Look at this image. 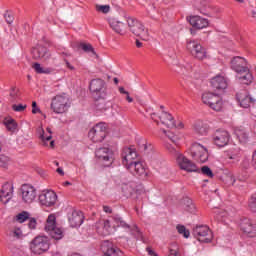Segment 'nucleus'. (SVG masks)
Listing matches in <instances>:
<instances>
[{"label":"nucleus","mask_w":256,"mask_h":256,"mask_svg":"<svg viewBox=\"0 0 256 256\" xmlns=\"http://www.w3.org/2000/svg\"><path fill=\"white\" fill-rule=\"evenodd\" d=\"M211 87L219 93L204 92L202 93L201 100L204 105H207L212 111L221 112L225 109V101L223 95H225V75L218 74L214 76L211 81Z\"/></svg>","instance_id":"nucleus-1"},{"label":"nucleus","mask_w":256,"mask_h":256,"mask_svg":"<svg viewBox=\"0 0 256 256\" xmlns=\"http://www.w3.org/2000/svg\"><path fill=\"white\" fill-rule=\"evenodd\" d=\"M89 90L97 99H107V82L101 78L92 79L89 83Z\"/></svg>","instance_id":"nucleus-6"},{"label":"nucleus","mask_w":256,"mask_h":256,"mask_svg":"<svg viewBox=\"0 0 256 256\" xmlns=\"http://www.w3.org/2000/svg\"><path fill=\"white\" fill-rule=\"evenodd\" d=\"M164 135H167L168 139H170V141H172V143H175V145H177L179 143V138L171 133V132H167L166 130H162Z\"/></svg>","instance_id":"nucleus-45"},{"label":"nucleus","mask_w":256,"mask_h":256,"mask_svg":"<svg viewBox=\"0 0 256 256\" xmlns=\"http://www.w3.org/2000/svg\"><path fill=\"white\" fill-rule=\"evenodd\" d=\"M31 217V214L27 211H22L18 215H16L15 219L18 223H25Z\"/></svg>","instance_id":"nucleus-36"},{"label":"nucleus","mask_w":256,"mask_h":256,"mask_svg":"<svg viewBox=\"0 0 256 256\" xmlns=\"http://www.w3.org/2000/svg\"><path fill=\"white\" fill-rule=\"evenodd\" d=\"M200 172L202 173V175L209 177V179H213V177H215L213 171L211 170V168H209V166H203Z\"/></svg>","instance_id":"nucleus-42"},{"label":"nucleus","mask_w":256,"mask_h":256,"mask_svg":"<svg viewBox=\"0 0 256 256\" xmlns=\"http://www.w3.org/2000/svg\"><path fill=\"white\" fill-rule=\"evenodd\" d=\"M13 111H16L17 113H22L25 109H27V105L23 104H14L12 106Z\"/></svg>","instance_id":"nucleus-51"},{"label":"nucleus","mask_w":256,"mask_h":256,"mask_svg":"<svg viewBox=\"0 0 256 256\" xmlns=\"http://www.w3.org/2000/svg\"><path fill=\"white\" fill-rule=\"evenodd\" d=\"M213 141L217 147H225V130L223 129L216 130L213 135Z\"/></svg>","instance_id":"nucleus-26"},{"label":"nucleus","mask_w":256,"mask_h":256,"mask_svg":"<svg viewBox=\"0 0 256 256\" xmlns=\"http://www.w3.org/2000/svg\"><path fill=\"white\" fill-rule=\"evenodd\" d=\"M183 209L188 213H195V211H197V208L195 207L193 200L189 198L183 200Z\"/></svg>","instance_id":"nucleus-32"},{"label":"nucleus","mask_w":256,"mask_h":256,"mask_svg":"<svg viewBox=\"0 0 256 256\" xmlns=\"http://www.w3.org/2000/svg\"><path fill=\"white\" fill-rule=\"evenodd\" d=\"M21 199L26 205H31L37 199V189L31 184H23L20 188Z\"/></svg>","instance_id":"nucleus-11"},{"label":"nucleus","mask_w":256,"mask_h":256,"mask_svg":"<svg viewBox=\"0 0 256 256\" xmlns=\"http://www.w3.org/2000/svg\"><path fill=\"white\" fill-rule=\"evenodd\" d=\"M236 98L238 103L240 104V107H243L244 109H248V107L251 106V103L253 101V99L251 98V96H249L247 94L246 90H243L241 92H238L236 94Z\"/></svg>","instance_id":"nucleus-23"},{"label":"nucleus","mask_w":256,"mask_h":256,"mask_svg":"<svg viewBox=\"0 0 256 256\" xmlns=\"http://www.w3.org/2000/svg\"><path fill=\"white\" fill-rule=\"evenodd\" d=\"M96 157L103 161L105 167H109L111 163H113V151H111L109 148H99L95 152Z\"/></svg>","instance_id":"nucleus-17"},{"label":"nucleus","mask_w":256,"mask_h":256,"mask_svg":"<svg viewBox=\"0 0 256 256\" xmlns=\"http://www.w3.org/2000/svg\"><path fill=\"white\" fill-rule=\"evenodd\" d=\"M187 50L191 53L195 59H199L200 61H203L207 57V51L199 42L192 40L187 42L186 45Z\"/></svg>","instance_id":"nucleus-12"},{"label":"nucleus","mask_w":256,"mask_h":256,"mask_svg":"<svg viewBox=\"0 0 256 256\" xmlns=\"http://www.w3.org/2000/svg\"><path fill=\"white\" fill-rule=\"evenodd\" d=\"M39 203L44 207H53L57 203V193L53 190H43L39 195Z\"/></svg>","instance_id":"nucleus-15"},{"label":"nucleus","mask_w":256,"mask_h":256,"mask_svg":"<svg viewBox=\"0 0 256 256\" xmlns=\"http://www.w3.org/2000/svg\"><path fill=\"white\" fill-rule=\"evenodd\" d=\"M18 93H19V90L17 88H15V87L11 88V90H10V97L15 99V97H17Z\"/></svg>","instance_id":"nucleus-57"},{"label":"nucleus","mask_w":256,"mask_h":256,"mask_svg":"<svg viewBox=\"0 0 256 256\" xmlns=\"http://www.w3.org/2000/svg\"><path fill=\"white\" fill-rule=\"evenodd\" d=\"M140 149H142V151H147V149H149V144L147 143V140L142 139L139 141L138 143Z\"/></svg>","instance_id":"nucleus-52"},{"label":"nucleus","mask_w":256,"mask_h":256,"mask_svg":"<svg viewBox=\"0 0 256 256\" xmlns=\"http://www.w3.org/2000/svg\"><path fill=\"white\" fill-rule=\"evenodd\" d=\"M95 227L99 235H111V222L109 220L100 219L96 222Z\"/></svg>","instance_id":"nucleus-20"},{"label":"nucleus","mask_w":256,"mask_h":256,"mask_svg":"<svg viewBox=\"0 0 256 256\" xmlns=\"http://www.w3.org/2000/svg\"><path fill=\"white\" fill-rule=\"evenodd\" d=\"M83 212L74 210L68 218L70 227H81L83 225Z\"/></svg>","instance_id":"nucleus-22"},{"label":"nucleus","mask_w":256,"mask_h":256,"mask_svg":"<svg viewBox=\"0 0 256 256\" xmlns=\"http://www.w3.org/2000/svg\"><path fill=\"white\" fill-rule=\"evenodd\" d=\"M177 129H183V127H185V125L183 124V122H178L177 124H175V126Z\"/></svg>","instance_id":"nucleus-60"},{"label":"nucleus","mask_w":256,"mask_h":256,"mask_svg":"<svg viewBox=\"0 0 256 256\" xmlns=\"http://www.w3.org/2000/svg\"><path fill=\"white\" fill-rule=\"evenodd\" d=\"M104 213H113V210L109 206H103Z\"/></svg>","instance_id":"nucleus-59"},{"label":"nucleus","mask_w":256,"mask_h":256,"mask_svg":"<svg viewBox=\"0 0 256 256\" xmlns=\"http://www.w3.org/2000/svg\"><path fill=\"white\" fill-rule=\"evenodd\" d=\"M66 67L70 69V71H75V66L71 65L67 60H65Z\"/></svg>","instance_id":"nucleus-58"},{"label":"nucleus","mask_w":256,"mask_h":256,"mask_svg":"<svg viewBox=\"0 0 256 256\" xmlns=\"http://www.w3.org/2000/svg\"><path fill=\"white\" fill-rule=\"evenodd\" d=\"M14 187L13 184L6 182L2 185L0 190V201L4 205H7L13 199Z\"/></svg>","instance_id":"nucleus-16"},{"label":"nucleus","mask_w":256,"mask_h":256,"mask_svg":"<svg viewBox=\"0 0 256 256\" xmlns=\"http://www.w3.org/2000/svg\"><path fill=\"white\" fill-rule=\"evenodd\" d=\"M119 93L126 95V101H128V103H133V98L129 96V92H127L124 87H119Z\"/></svg>","instance_id":"nucleus-50"},{"label":"nucleus","mask_w":256,"mask_h":256,"mask_svg":"<svg viewBox=\"0 0 256 256\" xmlns=\"http://www.w3.org/2000/svg\"><path fill=\"white\" fill-rule=\"evenodd\" d=\"M176 229L180 235H183V237H185V239H189V235H191V232H189V230H187L184 225H178Z\"/></svg>","instance_id":"nucleus-40"},{"label":"nucleus","mask_w":256,"mask_h":256,"mask_svg":"<svg viewBox=\"0 0 256 256\" xmlns=\"http://www.w3.org/2000/svg\"><path fill=\"white\" fill-rule=\"evenodd\" d=\"M32 55L34 59H42L43 61H47V59L51 58V52L45 46H37L33 48Z\"/></svg>","instance_id":"nucleus-21"},{"label":"nucleus","mask_w":256,"mask_h":256,"mask_svg":"<svg viewBox=\"0 0 256 256\" xmlns=\"http://www.w3.org/2000/svg\"><path fill=\"white\" fill-rule=\"evenodd\" d=\"M214 214H215L214 219H216V221H221V222L224 221L223 217H225V212H223V210H220L219 208H215Z\"/></svg>","instance_id":"nucleus-44"},{"label":"nucleus","mask_w":256,"mask_h":256,"mask_svg":"<svg viewBox=\"0 0 256 256\" xmlns=\"http://www.w3.org/2000/svg\"><path fill=\"white\" fill-rule=\"evenodd\" d=\"M114 223L117 227H123L124 229H129V224H126L121 218H114Z\"/></svg>","instance_id":"nucleus-46"},{"label":"nucleus","mask_w":256,"mask_h":256,"mask_svg":"<svg viewBox=\"0 0 256 256\" xmlns=\"http://www.w3.org/2000/svg\"><path fill=\"white\" fill-rule=\"evenodd\" d=\"M237 79L242 85H251L253 83V74L248 70L243 72V74H237Z\"/></svg>","instance_id":"nucleus-28"},{"label":"nucleus","mask_w":256,"mask_h":256,"mask_svg":"<svg viewBox=\"0 0 256 256\" xmlns=\"http://www.w3.org/2000/svg\"><path fill=\"white\" fill-rule=\"evenodd\" d=\"M168 256H181V253H179V248H170Z\"/></svg>","instance_id":"nucleus-55"},{"label":"nucleus","mask_w":256,"mask_h":256,"mask_svg":"<svg viewBox=\"0 0 256 256\" xmlns=\"http://www.w3.org/2000/svg\"><path fill=\"white\" fill-rule=\"evenodd\" d=\"M176 162L182 171H186L187 173H201L197 164L193 163V161L189 160V158L185 157L182 153H176Z\"/></svg>","instance_id":"nucleus-7"},{"label":"nucleus","mask_w":256,"mask_h":256,"mask_svg":"<svg viewBox=\"0 0 256 256\" xmlns=\"http://www.w3.org/2000/svg\"><path fill=\"white\" fill-rule=\"evenodd\" d=\"M96 11L98 13H104V15H107V13H109V11H111V6L109 5H96Z\"/></svg>","instance_id":"nucleus-43"},{"label":"nucleus","mask_w":256,"mask_h":256,"mask_svg":"<svg viewBox=\"0 0 256 256\" xmlns=\"http://www.w3.org/2000/svg\"><path fill=\"white\" fill-rule=\"evenodd\" d=\"M228 159L230 161H232V163H235V162L239 161V156H237V152H232V153L228 152L227 155H226V161Z\"/></svg>","instance_id":"nucleus-48"},{"label":"nucleus","mask_w":256,"mask_h":256,"mask_svg":"<svg viewBox=\"0 0 256 256\" xmlns=\"http://www.w3.org/2000/svg\"><path fill=\"white\" fill-rule=\"evenodd\" d=\"M234 135L237 137L240 143H247V141L249 140L247 132H245V130L242 128H236L234 130Z\"/></svg>","instance_id":"nucleus-31"},{"label":"nucleus","mask_w":256,"mask_h":256,"mask_svg":"<svg viewBox=\"0 0 256 256\" xmlns=\"http://www.w3.org/2000/svg\"><path fill=\"white\" fill-rule=\"evenodd\" d=\"M230 68L235 71L237 75H243V72H247L249 69V64L244 57L235 56L230 61Z\"/></svg>","instance_id":"nucleus-13"},{"label":"nucleus","mask_w":256,"mask_h":256,"mask_svg":"<svg viewBox=\"0 0 256 256\" xmlns=\"http://www.w3.org/2000/svg\"><path fill=\"white\" fill-rule=\"evenodd\" d=\"M9 237H12V239H21L23 237V231L21 228H14L10 231Z\"/></svg>","instance_id":"nucleus-39"},{"label":"nucleus","mask_w":256,"mask_h":256,"mask_svg":"<svg viewBox=\"0 0 256 256\" xmlns=\"http://www.w3.org/2000/svg\"><path fill=\"white\" fill-rule=\"evenodd\" d=\"M38 135H40V139L43 143V145H45L47 147V142L51 141V139L53 138V132L51 131V128H46V131L43 128H39L38 130Z\"/></svg>","instance_id":"nucleus-27"},{"label":"nucleus","mask_w":256,"mask_h":256,"mask_svg":"<svg viewBox=\"0 0 256 256\" xmlns=\"http://www.w3.org/2000/svg\"><path fill=\"white\" fill-rule=\"evenodd\" d=\"M57 218L55 217V214H50L46 220V225H45V231H47V233H50L51 231H53V229L56 227L57 225Z\"/></svg>","instance_id":"nucleus-30"},{"label":"nucleus","mask_w":256,"mask_h":256,"mask_svg":"<svg viewBox=\"0 0 256 256\" xmlns=\"http://www.w3.org/2000/svg\"><path fill=\"white\" fill-rule=\"evenodd\" d=\"M51 247V241L49 237L45 235L36 236L30 242V251L34 255H43V253H47L49 248Z\"/></svg>","instance_id":"nucleus-5"},{"label":"nucleus","mask_w":256,"mask_h":256,"mask_svg":"<svg viewBox=\"0 0 256 256\" xmlns=\"http://www.w3.org/2000/svg\"><path fill=\"white\" fill-rule=\"evenodd\" d=\"M49 233L51 237L56 241H59V239H63V230L61 228H57V226Z\"/></svg>","instance_id":"nucleus-35"},{"label":"nucleus","mask_w":256,"mask_h":256,"mask_svg":"<svg viewBox=\"0 0 256 256\" xmlns=\"http://www.w3.org/2000/svg\"><path fill=\"white\" fill-rule=\"evenodd\" d=\"M70 107L71 100L65 93L54 96L50 104V109H52L53 113L56 115H63V113H67Z\"/></svg>","instance_id":"nucleus-3"},{"label":"nucleus","mask_w":256,"mask_h":256,"mask_svg":"<svg viewBox=\"0 0 256 256\" xmlns=\"http://www.w3.org/2000/svg\"><path fill=\"white\" fill-rule=\"evenodd\" d=\"M28 227H29V229H37V219H35V218H29L28 219Z\"/></svg>","instance_id":"nucleus-53"},{"label":"nucleus","mask_w":256,"mask_h":256,"mask_svg":"<svg viewBox=\"0 0 256 256\" xmlns=\"http://www.w3.org/2000/svg\"><path fill=\"white\" fill-rule=\"evenodd\" d=\"M151 119L155 121L159 125V121L162 125L167 127L168 129H173L175 127V119L168 112L162 111L161 115H157L156 113L151 114Z\"/></svg>","instance_id":"nucleus-14"},{"label":"nucleus","mask_w":256,"mask_h":256,"mask_svg":"<svg viewBox=\"0 0 256 256\" xmlns=\"http://www.w3.org/2000/svg\"><path fill=\"white\" fill-rule=\"evenodd\" d=\"M32 113L35 115L37 113H41V110L39 108L35 107V108H32Z\"/></svg>","instance_id":"nucleus-61"},{"label":"nucleus","mask_w":256,"mask_h":256,"mask_svg":"<svg viewBox=\"0 0 256 256\" xmlns=\"http://www.w3.org/2000/svg\"><path fill=\"white\" fill-rule=\"evenodd\" d=\"M249 209L253 212L256 213V194L253 195L250 200H249Z\"/></svg>","instance_id":"nucleus-47"},{"label":"nucleus","mask_w":256,"mask_h":256,"mask_svg":"<svg viewBox=\"0 0 256 256\" xmlns=\"http://www.w3.org/2000/svg\"><path fill=\"white\" fill-rule=\"evenodd\" d=\"M122 164L132 175L147 177V169H145L143 162L137 161V152L135 150L131 148L123 149Z\"/></svg>","instance_id":"nucleus-2"},{"label":"nucleus","mask_w":256,"mask_h":256,"mask_svg":"<svg viewBox=\"0 0 256 256\" xmlns=\"http://www.w3.org/2000/svg\"><path fill=\"white\" fill-rule=\"evenodd\" d=\"M146 252L148 253L149 256H159V254H157V252H155V250H153V248L151 247H147Z\"/></svg>","instance_id":"nucleus-56"},{"label":"nucleus","mask_w":256,"mask_h":256,"mask_svg":"<svg viewBox=\"0 0 256 256\" xmlns=\"http://www.w3.org/2000/svg\"><path fill=\"white\" fill-rule=\"evenodd\" d=\"M127 25L130 33H133L136 37H140L142 41H149V30L145 27L143 22L136 18H128Z\"/></svg>","instance_id":"nucleus-4"},{"label":"nucleus","mask_w":256,"mask_h":256,"mask_svg":"<svg viewBox=\"0 0 256 256\" xmlns=\"http://www.w3.org/2000/svg\"><path fill=\"white\" fill-rule=\"evenodd\" d=\"M168 151H170L171 153H173L175 151V148H173L171 145H167L166 146Z\"/></svg>","instance_id":"nucleus-62"},{"label":"nucleus","mask_w":256,"mask_h":256,"mask_svg":"<svg viewBox=\"0 0 256 256\" xmlns=\"http://www.w3.org/2000/svg\"><path fill=\"white\" fill-rule=\"evenodd\" d=\"M7 131H9V133H16L19 125L17 124V121H15V119L13 118H6L3 121Z\"/></svg>","instance_id":"nucleus-29"},{"label":"nucleus","mask_w":256,"mask_h":256,"mask_svg":"<svg viewBox=\"0 0 256 256\" xmlns=\"http://www.w3.org/2000/svg\"><path fill=\"white\" fill-rule=\"evenodd\" d=\"M190 154L195 161H198V163H207L209 160V151L205 146L199 143H195L191 146Z\"/></svg>","instance_id":"nucleus-8"},{"label":"nucleus","mask_w":256,"mask_h":256,"mask_svg":"<svg viewBox=\"0 0 256 256\" xmlns=\"http://www.w3.org/2000/svg\"><path fill=\"white\" fill-rule=\"evenodd\" d=\"M80 47L85 53H91L92 55H96L95 49L91 44L81 43Z\"/></svg>","instance_id":"nucleus-41"},{"label":"nucleus","mask_w":256,"mask_h":256,"mask_svg":"<svg viewBox=\"0 0 256 256\" xmlns=\"http://www.w3.org/2000/svg\"><path fill=\"white\" fill-rule=\"evenodd\" d=\"M109 25L115 33H118L119 35L125 34V31H127V26L125 24L117 19H111L109 21Z\"/></svg>","instance_id":"nucleus-25"},{"label":"nucleus","mask_w":256,"mask_h":256,"mask_svg":"<svg viewBox=\"0 0 256 256\" xmlns=\"http://www.w3.org/2000/svg\"><path fill=\"white\" fill-rule=\"evenodd\" d=\"M240 229L247 237H256V225L248 218H244L240 222Z\"/></svg>","instance_id":"nucleus-18"},{"label":"nucleus","mask_w":256,"mask_h":256,"mask_svg":"<svg viewBox=\"0 0 256 256\" xmlns=\"http://www.w3.org/2000/svg\"><path fill=\"white\" fill-rule=\"evenodd\" d=\"M187 21H189L194 29H205L206 27H209V20L201 16H189L187 17Z\"/></svg>","instance_id":"nucleus-19"},{"label":"nucleus","mask_w":256,"mask_h":256,"mask_svg":"<svg viewBox=\"0 0 256 256\" xmlns=\"http://www.w3.org/2000/svg\"><path fill=\"white\" fill-rule=\"evenodd\" d=\"M101 250L103 251L104 255L107 256H123V252L117 248H114L109 241L103 242L101 245Z\"/></svg>","instance_id":"nucleus-24"},{"label":"nucleus","mask_w":256,"mask_h":256,"mask_svg":"<svg viewBox=\"0 0 256 256\" xmlns=\"http://www.w3.org/2000/svg\"><path fill=\"white\" fill-rule=\"evenodd\" d=\"M107 136V127L105 123L96 124L88 133V137L93 143H101Z\"/></svg>","instance_id":"nucleus-10"},{"label":"nucleus","mask_w":256,"mask_h":256,"mask_svg":"<svg viewBox=\"0 0 256 256\" xmlns=\"http://www.w3.org/2000/svg\"><path fill=\"white\" fill-rule=\"evenodd\" d=\"M9 165H11V158L5 154H0V168L9 169Z\"/></svg>","instance_id":"nucleus-34"},{"label":"nucleus","mask_w":256,"mask_h":256,"mask_svg":"<svg viewBox=\"0 0 256 256\" xmlns=\"http://www.w3.org/2000/svg\"><path fill=\"white\" fill-rule=\"evenodd\" d=\"M136 47L141 48L143 47V43H141L139 40L136 41Z\"/></svg>","instance_id":"nucleus-64"},{"label":"nucleus","mask_w":256,"mask_h":256,"mask_svg":"<svg viewBox=\"0 0 256 256\" xmlns=\"http://www.w3.org/2000/svg\"><path fill=\"white\" fill-rule=\"evenodd\" d=\"M193 235L200 243H211L213 241V232L205 225L196 226L193 229Z\"/></svg>","instance_id":"nucleus-9"},{"label":"nucleus","mask_w":256,"mask_h":256,"mask_svg":"<svg viewBox=\"0 0 256 256\" xmlns=\"http://www.w3.org/2000/svg\"><path fill=\"white\" fill-rule=\"evenodd\" d=\"M194 131H196L199 135H206L207 129L203 127V122L202 121H197L194 124Z\"/></svg>","instance_id":"nucleus-38"},{"label":"nucleus","mask_w":256,"mask_h":256,"mask_svg":"<svg viewBox=\"0 0 256 256\" xmlns=\"http://www.w3.org/2000/svg\"><path fill=\"white\" fill-rule=\"evenodd\" d=\"M226 185H228V187L235 185V177L233 176V174H226Z\"/></svg>","instance_id":"nucleus-49"},{"label":"nucleus","mask_w":256,"mask_h":256,"mask_svg":"<svg viewBox=\"0 0 256 256\" xmlns=\"http://www.w3.org/2000/svg\"><path fill=\"white\" fill-rule=\"evenodd\" d=\"M32 69H34V71H36V73L39 75H49V73H51L50 68H43L41 64L37 62L32 65Z\"/></svg>","instance_id":"nucleus-33"},{"label":"nucleus","mask_w":256,"mask_h":256,"mask_svg":"<svg viewBox=\"0 0 256 256\" xmlns=\"http://www.w3.org/2000/svg\"><path fill=\"white\" fill-rule=\"evenodd\" d=\"M57 173H59V175H65V172H63V169L61 168H57Z\"/></svg>","instance_id":"nucleus-63"},{"label":"nucleus","mask_w":256,"mask_h":256,"mask_svg":"<svg viewBox=\"0 0 256 256\" xmlns=\"http://www.w3.org/2000/svg\"><path fill=\"white\" fill-rule=\"evenodd\" d=\"M122 192L125 197H131V195H133V193L135 192V189L133 188V186H131V184H123Z\"/></svg>","instance_id":"nucleus-37"},{"label":"nucleus","mask_w":256,"mask_h":256,"mask_svg":"<svg viewBox=\"0 0 256 256\" xmlns=\"http://www.w3.org/2000/svg\"><path fill=\"white\" fill-rule=\"evenodd\" d=\"M4 18H5L6 23H8V25H11V23H13V21H14L13 15H11V13H9V12H6L4 14Z\"/></svg>","instance_id":"nucleus-54"}]
</instances>
